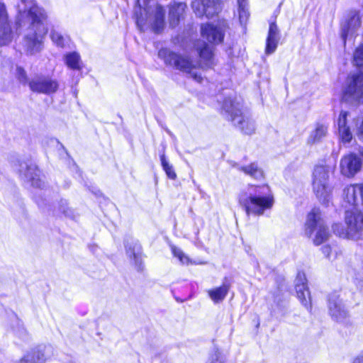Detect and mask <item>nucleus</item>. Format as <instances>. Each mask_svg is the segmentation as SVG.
Instances as JSON below:
<instances>
[{"label": "nucleus", "mask_w": 363, "mask_h": 363, "mask_svg": "<svg viewBox=\"0 0 363 363\" xmlns=\"http://www.w3.org/2000/svg\"><path fill=\"white\" fill-rule=\"evenodd\" d=\"M357 135L358 138L363 141V121H362L360 125L357 128Z\"/></svg>", "instance_id": "72a5a7b5"}, {"label": "nucleus", "mask_w": 363, "mask_h": 363, "mask_svg": "<svg viewBox=\"0 0 363 363\" xmlns=\"http://www.w3.org/2000/svg\"><path fill=\"white\" fill-rule=\"evenodd\" d=\"M210 363H223V357L218 350H215L213 354L210 357Z\"/></svg>", "instance_id": "473e14b6"}, {"label": "nucleus", "mask_w": 363, "mask_h": 363, "mask_svg": "<svg viewBox=\"0 0 363 363\" xmlns=\"http://www.w3.org/2000/svg\"><path fill=\"white\" fill-rule=\"evenodd\" d=\"M239 203L248 216H262L273 207L274 198L267 184L249 185L240 193Z\"/></svg>", "instance_id": "39448f33"}, {"label": "nucleus", "mask_w": 363, "mask_h": 363, "mask_svg": "<svg viewBox=\"0 0 363 363\" xmlns=\"http://www.w3.org/2000/svg\"><path fill=\"white\" fill-rule=\"evenodd\" d=\"M171 250L174 257H177L182 264H189V257L179 247L171 245Z\"/></svg>", "instance_id": "c85d7f7f"}, {"label": "nucleus", "mask_w": 363, "mask_h": 363, "mask_svg": "<svg viewBox=\"0 0 363 363\" xmlns=\"http://www.w3.org/2000/svg\"><path fill=\"white\" fill-rule=\"evenodd\" d=\"M242 108V100L237 97L228 98L223 104V110L226 118L241 132L251 135L255 131V124Z\"/></svg>", "instance_id": "423d86ee"}, {"label": "nucleus", "mask_w": 363, "mask_h": 363, "mask_svg": "<svg viewBox=\"0 0 363 363\" xmlns=\"http://www.w3.org/2000/svg\"><path fill=\"white\" fill-rule=\"evenodd\" d=\"M340 167L342 175L352 177L361 169L362 160L357 155L349 154L341 159Z\"/></svg>", "instance_id": "4468645a"}, {"label": "nucleus", "mask_w": 363, "mask_h": 363, "mask_svg": "<svg viewBox=\"0 0 363 363\" xmlns=\"http://www.w3.org/2000/svg\"><path fill=\"white\" fill-rule=\"evenodd\" d=\"M161 164L163 169L167 174V177L171 179H175L177 177V174L173 169V167L169 164L168 161L166 160L165 155H162L160 156Z\"/></svg>", "instance_id": "c756f323"}, {"label": "nucleus", "mask_w": 363, "mask_h": 363, "mask_svg": "<svg viewBox=\"0 0 363 363\" xmlns=\"http://www.w3.org/2000/svg\"><path fill=\"white\" fill-rule=\"evenodd\" d=\"M127 255L130 259H133L135 264L140 266L142 261L141 247L138 242L132 244H125Z\"/></svg>", "instance_id": "393cba45"}, {"label": "nucleus", "mask_w": 363, "mask_h": 363, "mask_svg": "<svg viewBox=\"0 0 363 363\" xmlns=\"http://www.w3.org/2000/svg\"><path fill=\"white\" fill-rule=\"evenodd\" d=\"M322 252L326 256V257H329L330 256V254L331 252V248L330 246L328 245H325L322 247Z\"/></svg>", "instance_id": "f704fd0d"}, {"label": "nucleus", "mask_w": 363, "mask_h": 363, "mask_svg": "<svg viewBox=\"0 0 363 363\" xmlns=\"http://www.w3.org/2000/svg\"><path fill=\"white\" fill-rule=\"evenodd\" d=\"M13 74L19 83L26 85L28 83V75L23 67L16 65L13 69Z\"/></svg>", "instance_id": "cd10ccee"}, {"label": "nucleus", "mask_w": 363, "mask_h": 363, "mask_svg": "<svg viewBox=\"0 0 363 363\" xmlns=\"http://www.w3.org/2000/svg\"><path fill=\"white\" fill-rule=\"evenodd\" d=\"M13 38L6 6L0 3V46L9 44Z\"/></svg>", "instance_id": "f3484780"}, {"label": "nucleus", "mask_w": 363, "mask_h": 363, "mask_svg": "<svg viewBox=\"0 0 363 363\" xmlns=\"http://www.w3.org/2000/svg\"><path fill=\"white\" fill-rule=\"evenodd\" d=\"M62 212H63L64 213H66V211H65V209H63V210H62Z\"/></svg>", "instance_id": "4c0bfd02"}, {"label": "nucleus", "mask_w": 363, "mask_h": 363, "mask_svg": "<svg viewBox=\"0 0 363 363\" xmlns=\"http://www.w3.org/2000/svg\"><path fill=\"white\" fill-rule=\"evenodd\" d=\"M328 311L331 317L337 322H342L348 315V311L337 293H333L328 298Z\"/></svg>", "instance_id": "ddd939ff"}, {"label": "nucleus", "mask_w": 363, "mask_h": 363, "mask_svg": "<svg viewBox=\"0 0 363 363\" xmlns=\"http://www.w3.org/2000/svg\"><path fill=\"white\" fill-rule=\"evenodd\" d=\"M44 354L39 350H32L27 352L18 363H44Z\"/></svg>", "instance_id": "a878e982"}, {"label": "nucleus", "mask_w": 363, "mask_h": 363, "mask_svg": "<svg viewBox=\"0 0 363 363\" xmlns=\"http://www.w3.org/2000/svg\"><path fill=\"white\" fill-rule=\"evenodd\" d=\"M279 38V30L278 27L275 23H272L269 25L268 36L267 38L265 49L267 54H272L276 50Z\"/></svg>", "instance_id": "412c9836"}, {"label": "nucleus", "mask_w": 363, "mask_h": 363, "mask_svg": "<svg viewBox=\"0 0 363 363\" xmlns=\"http://www.w3.org/2000/svg\"><path fill=\"white\" fill-rule=\"evenodd\" d=\"M50 37L52 42L57 46L63 48L65 45L66 39L58 32L51 31Z\"/></svg>", "instance_id": "7c9ffc66"}, {"label": "nucleus", "mask_w": 363, "mask_h": 363, "mask_svg": "<svg viewBox=\"0 0 363 363\" xmlns=\"http://www.w3.org/2000/svg\"><path fill=\"white\" fill-rule=\"evenodd\" d=\"M296 291L298 298L303 306L306 308H311V296L308 291L306 276L303 273L299 272L296 279Z\"/></svg>", "instance_id": "a211bd4d"}, {"label": "nucleus", "mask_w": 363, "mask_h": 363, "mask_svg": "<svg viewBox=\"0 0 363 363\" xmlns=\"http://www.w3.org/2000/svg\"><path fill=\"white\" fill-rule=\"evenodd\" d=\"M239 169L243 172L246 175H248L255 179H261L264 177V172L262 169L259 167L256 162L242 166Z\"/></svg>", "instance_id": "b1692460"}, {"label": "nucleus", "mask_w": 363, "mask_h": 363, "mask_svg": "<svg viewBox=\"0 0 363 363\" xmlns=\"http://www.w3.org/2000/svg\"><path fill=\"white\" fill-rule=\"evenodd\" d=\"M238 6H247L246 0H238Z\"/></svg>", "instance_id": "e433bc0d"}, {"label": "nucleus", "mask_w": 363, "mask_h": 363, "mask_svg": "<svg viewBox=\"0 0 363 363\" xmlns=\"http://www.w3.org/2000/svg\"><path fill=\"white\" fill-rule=\"evenodd\" d=\"M28 84L31 91L45 94L55 93L59 86L57 81L42 75L33 77Z\"/></svg>", "instance_id": "9b49d317"}, {"label": "nucleus", "mask_w": 363, "mask_h": 363, "mask_svg": "<svg viewBox=\"0 0 363 363\" xmlns=\"http://www.w3.org/2000/svg\"><path fill=\"white\" fill-rule=\"evenodd\" d=\"M352 363H363V354L358 355L355 357Z\"/></svg>", "instance_id": "c9c22d12"}, {"label": "nucleus", "mask_w": 363, "mask_h": 363, "mask_svg": "<svg viewBox=\"0 0 363 363\" xmlns=\"http://www.w3.org/2000/svg\"><path fill=\"white\" fill-rule=\"evenodd\" d=\"M344 199L352 209L345 211V222L347 228L341 223L333 225V233L337 236L358 240L363 238V214L357 206L363 203V183L351 184L344 189Z\"/></svg>", "instance_id": "7ed1b4c3"}, {"label": "nucleus", "mask_w": 363, "mask_h": 363, "mask_svg": "<svg viewBox=\"0 0 363 363\" xmlns=\"http://www.w3.org/2000/svg\"><path fill=\"white\" fill-rule=\"evenodd\" d=\"M348 113L341 111L337 121L338 135L343 143H350L352 139L350 125L348 124Z\"/></svg>", "instance_id": "6ab92c4d"}, {"label": "nucleus", "mask_w": 363, "mask_h": 363, "mask_svg": "<svg viewBox=\"0 0 363 363\" xmlns=\"http://www.w3.org/2000/svg\"><path fill=\"white\" fill-rule=\"evenodd\" d=\"M328 133V126L322 124L318 123L315 125V128L313 130H312L308 138V144H315L316 143H319L322 140L323 138H325Z\"/></svg>", "instance_id": "5701e85b"}, {"label": "nucleus", "mask_w": 363, "mask_h": 363, "mask_svg": "<svg viewBox=\"0 0 363 363\" xmlns=\"http://www.w3.org/2000/svg\"><path fill=\"white\" fill-rule=\"evenodd\" d=\"M229 289L230 285L228 284L224 283L220 286L208 290L207 293L214 303H218L225 299Z\"/></svg>", "instance_id": "4be33fe9"}, {"label": "nucleus", "mask_w": 363, "mask_h": 363, "mask_svg": "<svg viewBox=\"0 0 363 363\" xmlns=\"http://www.w3.org/2000/svg\"><path fill=\"white\" fill-rule=\"evenodd\" d=\"M361 153H362V156H363V150H362V152H361Z\"/></svg>", "instance_id": "58836bf2"}, {"label": "nucleus", "mask_w": 363, "mask_h": 363, "mask_svg": "<svg viewBox=\"0 0 363 363\" xmlns=\"http://www.w3.org/2000/svg\"><path fill=\"white\" fill-rule=\"evenodd\" d=\"M191 7L197 16H206L209 18L221 10L220 0H194L191 3Z\"/></svg>", "instance_id": "9d476101"}, {"label": "nucleus", "mask_w": 363, "mask_h": 363, "mask_svg": "<svg viewBox=\"0 0 363 363\" xmlns=\"http://www.w3.org/2000/svg\"><path fill=\"white\" fill-rule=\"evenodd\" d=\"M239 19L242 25L246 23L249 16V12L247 6H238Z\"/></svg>", "instance_id": "2f4dec72"}, {"label": "nucleus", "mask_w": 363, "mask_h": 363, "mask_svg": "<svg viewBox=\"0 0 363 363\" xmlns=\"http://www.w3.org/2000/svg\"><path fill=\"white\" fill-rule=\"evenodd\" d=\"M18 11L16 25L18 28H26L23 39L24 50L27 55H36L44 47V39L48 30V15L33 0H21Z\"/></svg>", "instance_id": "f257e3e1"}, {"label": "nucleus", "mask_w": 363, "mask_h": 363, "mask_svg": "<svg viewBox=\"0 0 363 363\" xmlns=\"http://www.w3.org/2000/svg\"><path fill=\"white\" fill-rule=\"evenodd\" d=\"M226 28V23L223 21L216 25L207 23L201 26V32L203 38L210 43H220L224 38Z\"/></svg>", "instance_id": "f8f14e48"}, {"label": "nucleus", "mask_w": 363, "mask_h": 363, "mask_svg": "<svg viewBox=\"0 0 363 363\" xmlns=\"http://www.w3.org/2000/svg\"><path fill=\"white\" fill-rule=\"evenodd\" d=\"M194 48L200 57V62L192 59L191 54H180L168 48H162L158 51V57L164 64L187 74L197 82H202L199 67H211L214 65V55L212 47L205 42L198 40L194 43Z\"/></svg>", "instance_id": "f03ea898"}, {"label": "nucleus", "mask_w": 363, "mask_h": 363, "mask_svg": "<svg viewBox=\"0 0 363 363\" xmlns=\"http://www.w3.org/2000/svg\"><path fill=\"white\" fill-rule=\"evenodd\" d=\"M329 167L317 165L313 172V191L318 201L328 206L332 201L333 188L329 182Z\"/></svg>", "instance_id": "6e6552de"}, {"label": "nucleus", "mask_w": 363, "mask_h": 363, "mask_svg": "<svg viewBox=\"0 0 363 363\" xmlns=\"http://www.w3.org/2000/svg\"><path fill=\"white\" fill-rule=\"evenodd\" d=\"M18 169L20 176L24 179L30 182L31 185L36 188H41L43 182L40 179V171L34 164H28L26 162H21Z\"/></svg>", "instance_id": "dca6fc26"}, {"label": "nucleus", "mask_w": 363, "mask_h": 363, "mask_svg": "<svg viewBox=\"0 0 363 363\" xmlns=\"http://www.w3.org/2000/svg\"><path fill=\"white\" fill-rule=\"evenodd\" d=\"M305 235L312 238L315 245H320L330 237L328 228L323 218L320 210L313 208L307 215L305 228Z\"/></svg>", "instance_id": "0eeeda50"}, {"label": "nucleus", "mask_w": 363, "mask_h": 363, "mask_svg": "<svg viewBox=\"0 0 363 363\" xmlns=\"http://www.w3.org/2000/svg\"><path fill=\"white\" fill-rule=\"evenodd\" d=\"M342 92L345 101L363 102V73L350 74L345 81Z\"/></svg>", "instance_id": "1a4fd4ad"}, {"label": "nucleus", "mask_w": 363, "mask_h": 363, "mask_svg": "<svg viewBox=\"0 0 363 363\" xmlns=\"http://www.w3.org/2000/svg\"><path fill=\"white\" fill-rule=\"evenodd\" d=\"M186 5L184 3H173L170 5L169 11V21L172 27L179 25L180 20L183 18Z\"/></svg>", "instance_id": "aec40b11"}, {"label": "nucleus", "mask_w": 363, "mask_h": 363, "mask_svg": "<svg viewBox=\"0 0 363 363\" xmlns=\"http://www.w3.org/2000/svg\"><path fill=\"white\" fill-rule=\"evenodd\" d=\"M137 28L160 33L164 27L165 10L156 0H137L133 11Z\"/></svg>", "instance_id": "20e7f679"}, {"label": "nucleus", "mask_w": 363, "mask_h": 363, "mask_svg": "<svg viewBox=\"0 0 363 363\" xmlns=\"http://www.w3.org/2000/svg\"><path fill=\"white\" fill-rule=\"evenodd\" d=\"M360 26L361 21L358 12L351 11L345 21L341 24V38L344 45L348 38H352L355 34Z\"/></svg>", "instance_id": "2eb2a0df"}, {"label": "nucleus", "mask_w": 363, "mask_h": 363, "mask_svg": "<svg viewBox=\"0 0 363 363\" xmlns=\"http://www.w3.org/2000/svg\"><path fill=\"white\" fill-rule=\"evenodd\" d=\"M66 65L74 70H81L82 65L79 53L76 52H69L64 56Z\"/></svg>", "instance_id": "bb28decb"}]
</instances>
